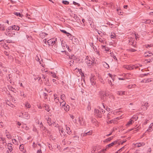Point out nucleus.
Instances as JSON below:
<instances>
[{"label": "nucleus", "instance_id": "6ab92c4d", "mask_svg": "<svg viewBox=\"0 0 153 153\" xmlns=\"http://www.w3.org/2000/svg\"><path fill=\"white\" fill-rule=\"evenodd\" d=\"M5 102L7 105L11 107H13L14 106V105L12 104L8 100H6Z\"/></svg>", "mask_w": 153, "mask_h": 153}, {"label": "nucleus", "instance_id": "9b49d317", "mask_svg": "<svg viewBox=\"0 0 153 153\" xmlns=\"http://www.w3.org/2000/svg\"><path fill=\"white\" fill-rule=\"evenodd\" d=\"M12 144L11 143H8L7 146L8 147V149H9V151H7L8 153H9V152H11L12 150H13V148L12 147Z\"/></svg>", "mask_w": 153, "mask_h": 153}, {"label": "nucleus", "instance_id": "aec40b11", "mask_svg": "<svg viewBox=\"0 0 153 153\" xmlns=\"http://www.w3.org/2000/svg\"><path fill=\"white\" fill-rule=\"evenodd\" d=\"M62 47H63L64 49H65V48H67L68 50L69 49V47L67 45V44L66 43H62Z\"/></svg>", "mask_w": 153, "mask_h": 153}, {"label": "nucleus", "instance_id": "393cba45", "mask_svg": "<svg viewBox=\"0 0 153 153\" xmlns=\"http://www.w3.org/2000/svg\"><path fill=\"white\" fill-rule=\"evenodd\" d=\"M67 36L68 37L69 39L70 40H72L73 39V36L71 35L70 33H67V34H66Z\"/></svg>", "mask_w": 153, "mask_h": 153}, {"label": "nucleus", "instance_id": "680f3d73", "mask_svg": "<svg viewBox=\"0 0 153 153\" xmlns=\"http://www.w3.org/2000/svg\"><path fill=\"white\" fill-rule=\"evenodd\" d=\"M149 120H147V119L143 123V124L144 125L146 124L147 123H148V121H149Z\"/></svg>", "mask_w": 153, "mask_h": 153}, {"label": "nucleus", "instance_id": "dca6fc26", "mask_svg": "<svg viewBox=\"0 0 153 153\" xmlns=\"http://www.w3.org/2000/svg\"><path fill=\"white\" fill-rule=\"evenodd\" d=\"M59 131L62 137H64L65 136V132L63 131L62 128L61 129H60L59 130Z\"/></svg>", "mask_w": 153, "mask_h": 153}, {"label": "nucleus", "instance_id": "39448f33", "mask_svg": "<svg viewBox=\"0 0 153 153\" xmlns=\"http://www.w3.org/2000/svg\"><path fill=\"white\" fill-rule=\"evenodd\" d=\"M112 110L107 107L106 108V114H107V117L108 119H110L112 116L111 114H112Z\"/></svg>", "mask_w": 153, "mask_h": 153}, {"label": "nucleus", "instance_id": "3c124183", "mask_svg": "<svg viewBox=\"0 0 153 153\" xmlns=\"http://www.w3.org/2000/svg\"><path fill=\"white\" fill-rule=\"evenodd\" d=\"M24 146L23 145H20V148L21 149H24Z\"/></svg>", "mask_w": 153, "mask_h": 153}, {"label": "nucleus", "instance_id": "c756f323", "mask_svg": "<svg viewBox=\"0 0 153 153\" xmlns=\"http://www.w3.org/2000/svg\"><path fill=\"white\" fill-rule=\"evenodd\" d=\"M138 118V117L137 116H134L131 119L133 120H136Z\"/></svg>", "mask_w": 153, "mask_h": 153}, {"label": "nucleus", "instance_id": "a878e982", "mask_svg": "<svg viewBox=\"0 0 153 153\" xmlns=\"http://www.w3.org/2000/svg\"><path fill=\"white\" fill-rule=\"evenodd\" d=\"M134 122V120L131 119L128 122V123L126 124V126H129V125L131 124L132 123Z\"/></svg>", "mask_w": 153, "mask_h": 153}, {"label": "nucleus", "instance_id": "bf43d9fd", "mask_svg": "<svg viewBox=\"0 0 153 153\" xmlns=\"http://www.w3.org/2000/svg\"><path fill=\"white\" fill-rule=\"evenodd\" d=\"M113 122V120H111L110 121H109V120L107 121V123L109 124V123H111Z\"/></svg>", "mask_w": 153, "mask_h": 153}, {"label": "nucleus", "instance_id": "603ef678", "mask_svg": "<svg viewBox=\"0 0 153 153\" xmlns=\"http://www.w3.org/2000/svg\"><path fill=\"white\" fill-rule=\"evenodd\" d=\"M151 151H152V150H151V148H150L148 149L147 151V153H150L151 152Z\"/></svg>", "mask_w": 153, "mask_h": 153}, {"label": "nucleus", "instance_id": "20e7f679", "mask_svg": "<svg viewBox=\"0 0 153 153\" xmlns=\"http://www.w3.org/2000/svg\"><path fill=\"white\" fill-rule=\"evenodd\" d=\"M1 142L0 145V148L2 150H3L4 149V147L6 146L7 143L6 142V140H5L4 138H3V137H1Z\"/></svg>", "mask_w": 153, "mask_h": 153}, {"label": "nucleus", "instance_id": "58836bf2", "mask_svg": "<svg viewBox=\"0 0 153 153\" xmlns=\"http://www.w3.org/2000/svg\"><path fill=\"white\" fill-rule=\"evenodd\" d=\"M14 14L17 16H19L20 17L22 16V14H21L19 13H15Z\"/></svg>", "mask_w": 153, "mask_h": 153}, {"label": "nucleus", "instance_id": "864d4df0", "mask_svg": "<svg viewBox=\"0 0 153 153\" xmlns=\"http://www.w3.org/2000/svg\"><path fill=\"white\" fill-rule=\"evenodd\" d=\"M42 76H43V77H42V78L44 79H45V81H48V79H46V76H44V75H42Z\"/></svg>", "mask_w": 153, "mask_h": 153}, {"label": "nucleus", "instance_id": "c9c22d12", "mask_svg": "<svg viewBox=\"0 0 153 153\" xmlns=\"http://www.w3.org/2000/svg\"><path fill=\"white\" fill-rule=\"evenodd\" d=\"M10 90L11 91H12L16 93V90L15 88H13L12 87H11L10 88Z\"/></svg>", "mask_w": 153, "mask_h": 153}, {"label": "nucleus", "instance_id": "9d476101", "mask_svg": "<svg viewBox=\"0 0 153 153\" xmlns=\"http://www.w3.org/2000/svg\"><path fill=\"white\" fill-rule=\"evenodd\" d=\"M117 141H115L111 143L108 144L106 146V149H108L109 148L113 146L114 145L116 144L117 143Z\"/></svg>", "mask_w": 153, "mask_h": 153}, {"label": "nucleus", "instance_id": "72a5a7b5", "mask_svg": "<svg viewBox=\"0 0 153 153\" xmlns=\"http://www.w3.org/2000/svg\"><path fill=\"white\" fill-rule=\"evenodd\" d=\"M25 106L27 108H30L31 107L30 104L28 102L26 103Z\"/></svg>", "mask_w": 153, "mask_h": 153}, {"label": "nucleus", "instance_id": "4d7b16f0", "mask_svg": "<svg viewBox=\"0 0 153 153\" xmlns=\"http://www.w3.org/2000/svg\"><path fill=\"white\" fill-rule=\"evenodd\" d=\"M134 67H141L142 66L141 65H140V64H136L135 65H134Z\"/></svg>", "mask_w": 153, "mask_h": 153}, {"label": "nucleus", "instance_id": "bb28decb", "mask_svg": "<svg viewBox=\"0 0 153 153\" xmlns=\"http://www.w3.org/2000/svg\"><path fill=\"white\" fill-rule=\"evenodd\" d=\"M117 94L120 95H122L125 94V91H118L117 92Z\"/></svg>", "mask_w": 153, "mask_h": 153}, {"label": "nucleus", "instance_id": "ddd939ff", "mask_svg": "<svg viewBox=\"0 0 153 153\" xmlns=\"http://www.w3.org/2000/svg\"><path fill=\"white\" fill-rule=\"evenodd\" d=\"M36 60L39 62V64H41V61L42 60L41 59V56L39 55H37L36 57H35Z\"/></svg>", "mask_w": 153, "mask_h": 153}, {"label": "nucleus", "instance_id": "5701e85b", "mask_svg": "<svg viewBox=\"0 0 153 153\" xmlns=\"http://www.w3.org/2000/svg\"><path fill=\"white\" fill-rule=\"evenodd\" d=\"M96 79V78H90V80L91 82V84L92 85H94L95 84V82L94 80Z\"/></svg>", "mask_w": 153, "mask_h": 153}, {"label": "nucleus", "instance_id": "a18cd8bd", "mask_svg": "<svg viewBox=\"0 0 153 153\" xmlns=\"http://www.w3.org/2000/svg\"><path fill=\"white\" fill-rule=\"evenodd\" d=\"M73 17L76 20H77L78 19V17H77V15L75 14H74Z\"/></svg>", "mask_w": 153, "mask_h": 153}, {"label": "nucleus", "instance_id": "7c9ffc66", "mask_svg": "<svg viewBox=\"0 0 153 153\" xmlns=\"http://www.w3.org/2000/svg\"><path fill=\"white\" fill-rule=\"evenodd\" d=\"M13 27H12V26H10L8 27L6 30V31H10L13 30Z\"/></svg>", "mask_w": 153, "mask_h": 153}, {"label": "nucleus", "instance_id": "f8f14e48", "mask_svg": "<svg viewBox=\"0 0 153 153\" xmlns=\"http://www.w3.org/2000/svg\"><path fill=\"white\" fill-rule=\"evenodd\" d=\"M22 114L23 117L24 118L26 119H29L30 116L27 112H25L22 113Z\"/></svg>", "mask_w": 153, "mask_h": 153}, {"label": "nucleus", "instance_id": "6e6552de", "mask_svg": "<svg viewBox=\"0 0 153 153\" xmlns=\"http://www.w3.org/2000/svg\"><path fill=\"white\" fill-rule=\"evenodd\" d=\"M105 92L104 91H101L100 92V97L101 100L104 101L105 100Z\"/></svg>", "mask_w": 153, "mask_h": 153}, {"label": "nucleus", "instance_id": "e433bc0d", "mask_svg": "<svg viewBox=\"0 0 153 153\" xmlns=\"http://www.w3.org/2000/svg\"><path fill=\"white\" fill-rule=\"evenodd\" d=\"M135 85H136L134 84L132 85H130L128 86V88L130 89L132 88H133L134 87V86H135Z\"/></svg>", "mask_w": 153, "mask_h": 153}, {"label": "nucleus", "instance_id": "423d86ee", "mask_svg": "<svg viewBox=\"0 0 153 153\" xmlns=\"http://www.w3.org/2000/svg\"><path fill=\"white\" fill-rule=\"evenodd\" d=\"M56 39H53L48 40L47 41V43L48 45L49 46L51 45H54L56 43Z\"/></svg>", "mask_w": 153, "mask_h": 153}, {"label": "nucleus", "instance_id": "cd10ccee", "mask_svg": "<svg viewBox=\"0 0 153 153\" xmlns=\"http://www.w3.org/2000/svg\"><path fill=\"white\" fill-rule=\"evenodd\" d=\"M143 81V82L146 83L151 82V80L150 79H145Z\"/></svg>", "mask_w": 153, "mask_h": 153}, {"label": "nucleus", "instance_id": "13d9d810", "mask_svg": "<svg viewBox=\"0 0 153 153\" xmlns=\"http://www.w3.org/2000/svg\"><path fill=\"white\" fill-rule=\"evenodd\" d=\"M13 143H15L16 144V142H17V141L15 139H13L12 140Z\"/></svg>", "mask_w": 153, "mask_h": 153}, {"label": "nucleus", "instance_id": "473e14b6", "mask_svg": "<svg viewBox=\"0 0 153 153\" xmlns=\"http://www.w3.org/2000/svg\"><path fill=\"white\" fill-rule=\"evenodd\" d=\"M54 96L55 101L57 103L59 101L58 98L56 97L55 94H54Z\"/></svg>", "mask_w": 153, "mask_h": 153}, {"label": "nucleus", "instance_id": "7ed1b4c3", "mask_svg": "<svg viewBox=\"0 0 153 153\" xmlns=\"http://www.w3.org/2000/svg\"><path fill=\"white\" fill-rule=\"evenodd\" d=\"M66 103L64 101L61 102L60 106H61L62 108H64V110L67 111H69V106L68 105H65Z\"/></svg>", "mask_w": 153, "mask_h": 153}, {"label": "nucleus", "instance_id": "5fc2aeb1", "mask_svg": "<svg viewBox=\"0 0 153 153\" xmlns=\"http://www.w3.org/2000/svg\"><path fill=\"white\" fill-rule=\"evenodd\" d=\"M4 126V125L3 123H0V127L2 128Z\"/></svg>", "mask_w": 153, "mask_h": 153}, {"label": "nucleus", "instance_id": "a211bd4d", "mask_svg": "<svg viewBox=\"0 0 153 153\" xmlns=\"http://www.w3.org/2000/svg\"><path fill=\"white\" fill-rule=\"evenodd\" d=\"M142 107H143V106L145 107L143 108L144 109V110H147V108L149 107L148 103L147 102H145L144 104V105H142Z\"/></svg>", "mask_w": 153, "mask_h": 153}, {"label": "nucleus", "instance_id": "8fccbe9b", "mask_svg": "<svg viewBox=\"0 0 153 153\" xmlns=\"http://www.w3.org/2000/svg\"><path fill=\"white\" fill-rule=\"evenodd\" d=\"M60 31L63 33H65L67 34V33H68V32H67L65 30H60Z\"/></svg>", "mask_w": 153, "mask_h": 153}, {"label": "nucleus", "instance_id": "f704fd0d", "mask_svg": "<svg viewBox=\"0 0 153 153\" xmlns=\"http://www.w3.org/2000/svg\"><path fill=\"white\" fill-rule=\"evenodd\" d=\"M61 98L62 100L64 102V100L65 99V96L64 94H62L61 96Z\"/></svg>", "mask_w": 153, "mask_h": 153}, {"label": "nucleus", "instance_id": "b1692460", "mask_svg": "<svg viewBox=\"0 0 153 153\" xmlns=\"http://www.w3.org/2000/svg\"><path fill=\"white\" fill-rule=\"evenodd\" d=\"M137 145L136 146H137L138 147H139L141 146H144L145 145V144L144 143H137Z\"/></svg>", "mask_w": 153, "mask_h": 153}, {"label": "nucleus", "instance_id": "1a4fd4ad", "mask_svg": "<svg viewBox=\"0 0 153 153\" xmlns=\"http://www.w3.org/2000/svg\"><path fill=\"white\" fill-rule=\"evenodd\" d=\"M153 130V122L149 126V128L146 131V132H150Z\"/></svg>", "mask_w": 153, "mask_h": 153}, {"label": "nucleus", "instance_id": "f3484780", "mask_svg": "<svg viewBox=\"0 0 153 153\" xmlns=\"http://www.w3.org/2000/svg\"><path fill=\"white\" fill-rule=\"evenodd\" d=\"M66 132H67L68 134H71V130H70V128L67 126H66Z\"/></svg>", "mask_w": 153, "mask_h": 153}, {"label": "nucleus", "instance_id": "2f4dec72", "mask_svg": "<svg viewBox=\"0 0 153 153\" xmlns=\"http://www.w3.org/2000/svg\"><path fill=\"white\" fill-rule=\"evenodd\" d=\"M113 138V137H111L108 138L106 139V142H109Z\"/></svg>", "mask_w": 153, "mask_h": 153}, {"label": "nucleus", "instance_id": "338daca9", "mask_svg": "<svg viewBox=\"0 0 153 153\" xmlns=\"http://www.w3.org/2000/svg\"><path fill=\"white\" fill-rule=\"evenodd\" d=\"M51 73L52 74V76L53 77H56V75L55 73H52V72H51Z\"/></svg>", "mask_w": 153, "mask_h": 153}, {"label": "nucleus", "instance_id": "2eb2a0df", "mask_svg": "<svg viewBox=\"0 0 153 153\" xmlns=\"http://www.w3.org/2000/svg\"><path fill=\"white\" fill-rule=\"evenodd\" d=\"M5 33L6 35L9 36H13V32L10 31H6L5 32Z\"/></svg>", "mask_w": 153, "mask_h": 153}, {"label": "nucleus", "instance_id": "69168bd1", "mask_svg": "<svg viewBox=\"0 0 153 153\" xmlns=\"http://www.w3.org/2000/svg\"><path fill=\"white\" fill-rule=\"evenodd\" d=\"M148 57L151 56H152L153 54L151 53H149V52H148Z\"/></svg>", "mask_w": 153, "mask_h": 153}, {"label": "nucleus", "instance_id": "09e8293b", "mask_svg": "<svg viewBox=\"0 0 153 153\" xmlns=\"http://www.w3.org/2000/svg\"><path fill=\"white\" fill-rule=\"evenodd\" d=\"M115 34H114V35L112 34L110 36V37L111 39H114L115 38Z\"/></svg>", "mask_w": 153, "mask_h": 153}, {"label": "nucleus", "instance_id": "79ce46f5", "mask_svg": "<svg viewBox=\"0 0 153 153\" xmlns=\"http://www.w3.org/2000/svg\"><path fill=\"white\" fill-rule=\"evenodd\" d=\"M106 25H109L110 26V27L111 28H112V26H113V25L112 24H111V23L108 22L107 23H106Z\"/></svg>", "mask_w": 153, "mask_h": 153}, {"label": "nucleus", "instance_id": "774afa93", "mask_svg": "<svg viewBox=\"0 0 153 153\" xmlns=\"http://www.w3.org/2000/svg\"><path fill=\"white\" fill-rule=\"evenodd\" d=\"M42 151L41 149L38 150L37 152V153H42Z\"/></svg>", "mask_w": 153, "mask_h": 153}, {"label": "nucleus", "instance_id": "052dcab7", "mask_svg": "<svg viewBox=\"0 0 153 153\" xmlns=\"http://www.w3.org/2000/svg\"><path fill=\"white\" fill-rule=\"evenodd\" d=\"M151 22V21L149 20H147L145 21V23L146 24H150Z\"/></svg>", "mask_w": 153, "mask_h": 153}, {"label": "nucleus", "instance_id": "de8ad7c7", "mask_svg": "<svg viewBox=\"0 0 153 153\" xmlns=\"http://www.w3.org/2000/svg\"><path fill=\"white\" fill-rule=\"evenodd\" d=\"M43 95L44 96L45 98V99L47 98L46 96L47 95V93H45V92H44L43 93Z\"/></svg>", "mask_w": 153, "mask_h": 153}, {"label": "nucleus", "instance_id": "f257e3e1", "mask_svg": "<svg viewBox=\"0 0 153 153\" xmlns=\"http://www.w3.org/2000/svg\"><path fill=\"white\" fill-rule=\"evenodd\" d=\"M94 112L95 115L99 117H102V114L104 113L105 111L104 110L103 111L102 109L99 110L95 109L94 110Z\"/></svg>", "mask_w": 153, "mask_h": 153}, {"label": "nucleus", "instance_id": "f03ea898", "mask_svg": "<svg viewBox=\"0 0 153 153\" xmlns=\"http://www.w3.org/2000/svg\"><path fill=\"white\" fill-rule=\"evenodd\" d=\"M92 59L90 56H87L85 59V62L88 66H90L93 63Z\"/></svg>", "mask_w": 153, "mask_h": 153}, {"label": "nucleus", "instance_id": "a19ab883", "mask_svg": "<svg viewBox=\"0 0 153 153\" xmlns=\"http://www.w3.org/2000/svg\"><path fill=\"white\" fill-rule=\"evenodd\" d=\"M152 58H151V59H146L145 60V61H146V62H150L152 61Z\"/></svg>", "mask_w": 153, "mask_h": 153}, {"label": "nucleus", "instance_id": "4be33fe9", "mask_svg": "<svg viewBox=\"0 0 153 153\" xmlns=\"http://www.w3.org/2000/svg\"><path fill=\"white\" fill-rule=\"evenodd\" d=\"M92 131H90L88 132L84 133L83 134V136H85L87 135H91L92 134Z\"/></svg>", "mask_w": 153, "mask_h": 153}, {"label": "nucleus", "instance_id": "49530a36", "mask_svg": "<svg viewBox=\"0 0 153 153\" xmlns=\"http://www.w3.org/2000/svg\"><path fill=\"white\" fill-rule=\"evenodd\" d=\"M129 51H131L132 52H134L136 51V50L134 49L131 48L129 50Z\"/></svg>", "mask_w": 153, "mask_h": 153}, {"label": "nucleus", "instance_id": "c03bdc74", "mask_svg": "<svg viewBox=\"0 0 153 153\" xmlns=\"http://www.w3.org/2000/svg\"><path fill=\"white\" fill-rule=\"evenodd\" d=\"M41 71L42 72H46L48 71L47 70V69H44V68H42L41 69Z\"/></svg>", "mask_w": 153, "mask_h": 153}, {"label": "nucleus", "instance_id": "c85d7f7f", "mask_svg": "<svg viewBox=\"0 0 153 153\" xmlns=\"http://www.w3.org/2000/svg\"><path fill=\"white\" fill-rule=\"evenodd\" d=\"M46 119L49 125H51V124H52V123L51 121V120L49 118H46Z\"/></svg>", "mask_w": 153, "mask_h": 153}, {"label": "nucleus", "instance_id": "4468645a", "mask_svg": "<svg viewBox=\"0 0 153 153\" xmlns=\"http://www.w3.org/2000/svg\"><path fill=\"white\" fill-rule=\"evenodd\" d=\"M93 149L94 150H95V153H97V152L98 153H105V150L104 149H102L98 151L97 149L95 147L93 148Z\"/></svg>", "mask_w": 153, "mask_h": 153}, {"label": "nucleus", "instance_id": "0eeeda50", "mask_svg": "<svg viewBox=\"0 0 153 153\" xmlns=\"http://www.w3.org/2000/svg\"><path fill=\"white\" fill-rule=\"evenodd\" d=\"M78 121L80 125L82 126H84L85 125V121L84 120L82 117H79L78 119Z\"/></svg>", "mask_w": 153, "mask_h": 153}, {"label": "nucleus", "instance_id": "4c0bfd02", "mask_svg": "<svg viewBox=\"0 0 153 153\" xmlns=\"http://www.w3.org/2000/svg\"><path fill=\"white\" fill-rule=\"evenodd\" d=\"M74 61L72 60H71L69 63V64L70 65V66H73V65L74 64Z\"/></svg>", "mask_w": 153, "mask_h": 153}, {"label": "nucleus", "instance_id": "412c9836", "mask_svg": "<svg viewBox=\"0 0 153 153\" xmlns=\"http://www.w3.org/2000/svg\"><path fill=\"white\" fill-rule=\"evenodd\" d=\"M12 27H13V30H19V27L17 25H13Z\"/></svg>", "mask_w": 153, "mask_h": 153}, {"label": "nucleus", "instance_id": "6e6d98bb", "mask_svg": "<svg viewBox=\"0 0 153 153\" xmlns=\"http://www.w3.org/2000/svg\"><path fill=\"white\" fill-rule=\"evenodd\" d=\"M144 56L145 57L148 56V52H146L144 54Z\"/></svg>", "mask_w": 153, "mask_h": 153}, {"label": "nucleus", "instance_id": "37998d69", "mask_svg": "<svg viewBox=\"0 0 153 153\" xmlns=\"http://www.w3.org/2000/svg\"><path fill=\"white\" fill-rule=\"evenodd\" d=\"M62 3L65 4H68L69 3V2L68 1H63Z\"/></svg>", "mask_w": 153, "mask_h": 153}, {"label": "nucleus", "instance_id": "e2e57ef3", "mask_svg": "<svg viewBox=\"0 0 153 153\" xmlns=\"http://www.w3.org/2000/svg\"><path fill=\"white\" fill-rule=\"evenodd\" d=\"M73 4H74V5H77L78 6H79V5H80L79 4V3H76V2H75L74 1H73Z\"/></svg>", "mask_w": 153, "mask_h": 153}, {"label": "nucleus", "instance_id": "0e129e2a", "mask_svg": "<svg viewBox=\"0 0 153 153\" xmlns=\"http://www.w3.org/2000/svg\"><path fill=\"white\" fill-rule=\"evenodd\" d=\"M11 100L12 101L14 102H15L16 100L13 97H11Z\"/></svg>", "mask_w": 153, "mask_h": 153}, {"label": "nucleus", "instance_id": "ea45409f", "mask_svg": "<svg viewBox=\"0 0 153 153\" xmlns=\"http://www.w3.org/2000/svg\"><path fill=\"white\" fill-rule=\"evenodd\" d=\"M108 75L109 76V78H111L113 80V76L114 75H112L109 73L108 74Z\"/></svg>", "mask_w": 153, "mask_h": 153}]
</instances>
